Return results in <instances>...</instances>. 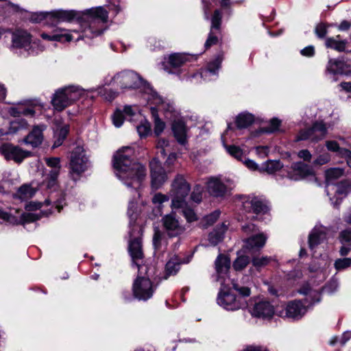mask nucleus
I'll return each instance as SVG.
<instances>
[{"label":"nucleus","mask_w":351,"mask_h":351,"mask_svg":"<svg viewBox=\"0 0 351 351\" xmlns=\"http://www.w3.org/2000/svg\"><path fill=\"white\" fill-rule=\"evenodd\" d=\"M134 149L122 147L113 155L112 167L117 175L128 187L138 189L146 176L145 167L134 157Z\"/></svg>","instance_id":"obj_1"},{"label":"nucleus","mask_w":351,"mask_h":351,"mask_svg":"<svg viewBox=\"0 0 351 351\" xmlns=\"http://www.w3.org/2000/svg\"><path fill=\"white\" fill-rule=\"evenodd\" d=\"M82 19L79 24L82 30V34L76 39L93 38L103 34V29L97 27V23H106L108 19V12L101 6L92 8L80 12Z\"/></svg>","instance_id":"obj_2"},{"label":"nucleus","mask_w":351,"mask_h":351,"mask_svg":"<svg viewBox=\"0 0 351 351\" xmlns=\"http://www.w3.org/2000/svg\"><path fill=\"white\" fill-rule=\"evenodd\" d=\"M82 94V90L78 86H69L60 88L53 94L51 104L56 110L62 112L79 100Z\"/></svg>","instance_id":"obj_3"},{"label":"nucleus","mask_w":351,"mask_h":351,"mask_svg":"<svg viewBox=\"0 0 351 351\" xmlns=\"http://www.w3.org/2000/svg\"><path fill=\"white\" fill-rule=\"evenodd\" d=\"M191 191V185L183 175L178 174L171 184V208L178 209L186 204V197Z\"/></svg>","instance_id":"obj_4"},{"label":"nucleus","mask_w":351,"mask_h":351,"mask_svg":"<svg viewBox=\"0 0 351 351\" xmlns=\"http://www.w3.org/2000/svg\"><path fill=\"white\" fill-rule=\"evenodd\" d=\"M242 202L243 210L246 213L256 215L252 220H257L258 215L267 214L269 208L261 197L252 195H242L240 197Z\"/></svg>","instance_id":"obj_5"},{"label":"nucleus","mask_w":351,"mask_h":351,"mask_svg":"<svg viewBox=\"0 0 351 351\" xmlns=\"http://www.w3.org/2000/svg\"><path fill=\"white\" fill-rule=\"evenodd\" d=\"M325 74L334 77L351 76V58L347 54L330 58L326 66Z\"/></svg>","instance_id":"obj_6"},{"label":"nucleus","mask_w":351,"mask_h":351,"mask_svg":"<svg viewBox=\"0 0 351 351\" xmlns=\"http://www.w3.org/2000/svg\"><path fill=\"white\" fill-rule=\"evenodd\" d=\"M115 78L121 88L143 89L144 86H149L147 80L133 71H121L116 75Z\"/></svg>","instance_id":"obj_7"},{"label":"nucleus","mask_w":351,"mask_h":351,"mask_svg":"<svg viewBox=\"0 0 351 351\" xmlns=\"http://www.w3.org/2000/svg\"><path fill=\"white\" fill-rule=\"evenodd\" d=\"M0 154L7 161L13 160L21 164L25 158L32 156V152L23 149L11 143H3L0 145Z\"/></svg>","instance_id":"obj_8"},{"label":"nucleus","mask_w":351,"mask_h":351,"mask_svg":"<svg viewBox=\"0 0 351 351\" xmlns=\"http://www.w3.org/2000/svg\"><path fill=\"white\" fill-rule=\"evenodd\" d=\"M218 1L220 8L215 9L211 15L210 30L221 32L223 14L230 17L233 12L232 5L237 1L231 0H218Z\"/></svg>","instance_id":"obj_9"},{"label":"nucleus","mask_w":351,"mask_h":351,"mask_svg":"<svg viewBox=\"0 0 351 351\" xmlns=\"http://www.w3.org/2000/svg\"><path fill=\"white\" fill-rule=\"evenodd\" d=\"M154 291L152 280L137 275L132 284V293L136 299L147 301L153 296Z\"/></svg>","instance_id":"obj_10"},{"label":"nucleus","mask_w":351,"mask_h":351,"mask_svg":"<svg viewBox=\"0 0 351 351\" xmlns=\"http://www.w3.org/2000/svg\"><path fill=\"white\" fill-rule=\"evenodd\" d=\"M308 300H294L287 302L285 309L280 312V317H285L293 320L300 319L307 312L306 304Z\"/></svg>","instance_id":"obj_11"},{"label":"nucleus","mask_w":351,"mask_h":351,"mask_svg":"<svg viewBox=\"0 0 351 351\" xmlns=\"http://www.w3.org/2000/svg\"><path fill=\"white\" fill-rule=\"evenodd\" d=\"M151 186L152 189H159L167 180V174L157 158H153L149 162Z\"/></svg>","instance_id":"obj_12"},{"label":"nucleus","mask_w":351,"mask_h":351,"mask_svg":"<svg viewBox=\"0 0 351 351\" xmlns=\"http://www.w3.org/2000/svg\"><path fill=\"white\" fill-rule=\"evenodd\" d=\"M49 22L51 24L60 23H71L75 21L79 23V19H82L80 11L75 10H53L49 12Z\"/></svg>","instance_id":"obj_13"},{"label":"nucleus","mask_w":351,"mask_h":351,"mask_svg":"<svg viewBox=\"0 0 351 351\" xmlns=\"http://www.w3.org/2000/svg\"><path fill=\"white\" fill-rule=\"evenodd\" d=\"M217 303L228 311H236L243 308L245 304L240 301L237 295L232 293L230 289H221L217 296Z\"/></svg>","instance_id":"obj_14"},{"label":"nucleus","mask_w":351,"mask_h":351,"mask_svg":"<svg viewBox=\"0 0 351 351\" xmlns=\"http://www.w3.org/2000/svg\"><path fill=\"white\" fill-rule=\"evenodd\" d=\"M87 162L88 158L84 148L80 146L76 147L71 154L70 162L71 171L77 175H81L86 170Z\"/></svg>","instance_id":"obj_15"},{"label":"nucleus","mask_w":351,"mask_h":351,"mask_svg":"<svg viewBox=\"0 0 351 351\" xmlns=\"http://www.w3.org/2000/svg\"><path fill=\"white\" fill-rule=\"evenodd\" d=\"M196 57L192 55L181 53H173L169 56L168 59L163 63L165 70L169 73H174L170 69H177L182 66L185 63L195 60Z\"/></svg>","instance_id":"obj_16"},{"label":"nucleus","mask_w":351,"mask_h":351,"mask_svg":"<svg viewBox=\"0 0 351 351\" xmlns=\"http://www.w3.org/2000/svg\"><path fill=\"white\" fill-rule=\"evenodd\" d=\"M162 221L164 228L171 238L178 237L185 231V228L180 225L174 213L165 215Z\"/></svg>","instance_id":"obj_17"},{"label":"nucleus","mask_w":351,"mask_h":351,"mask_svg":"<svg viewBox=\"0 0 351 351\" xmlns=\"http://www.w3.org/2000/svg\"><path fill=\"white\" fill-rule=\"evenodd\" d=\"M208 191L216 198H224L230 194L228 187L219 178H211L207 183Z\"/></svg>","instance_id":"obj_18"},{"label":"nucleus","mask_w":351,"mask_h":351,"mask_svg":"<svg viewBox=\"0 0 351 351\" xmlns=\"http://www.w3.org/2000/svg\"><path fill=\"white\" fill-rule=\"evenodd\" d=\"M275 314L274 306L268 301H260L253 308V315L263 319H271Z\"/></svg>","instance_id":"obj_19"},{"label":"nucleus","mask_w":351,"mask_h":351,"mask_svg":"<svg viewBox=\"0 0 351 351\" xmlns=\"http://www.w3.org/2000/svg\"><path fill=\"white\" fill-rule=\"evenodd\" d=\"M171 130L176 141L181 145L188 143L187 128L185 122L182 120H175L171 124Z\"/></svg>","instance_id":"obj_20"},{"label":"nucleus","mask_w":351,"mask_h":351,"mask_svg":"<svg viewBox=\"0 0 351 351\" xmlns=\"http://www.w3.org/2000/svg\"><path fill=\"white\" fill-rule=\"evenodd\" d=\"M40 37L45 40L56 41L60 43H69L73 38V36L64 29H56L52 32L51 34L43 32Z\"/></svg>","instance_id":"obj_21"},{"label":"nucleus","mask_w":351,"mask_h":351,"mask_svg":"<svg viewBox=\"0 0 351 351\" xmlns=\"http://www.w3.org/2000/svg\"><path fill=\"white\" fill-rule=\"evenodd\" d=\"M32 42V35L25 30L16 29L12 34V46L16 49L28 47Z\"/></svg>","instance_id":"obj_22"},{"label":"nucleus","mask_w":351,"mask_h":351,"mask_svg":"<svg viewBox=\"0 0 351 351\" xmlns=\"http://www.w3.org/2000/svg\"><path fill=\"white\" fill-rule=\"evenodd\" d=\"M291 169L293 171L297 172V175L300 179H305L308 176H312L315 181L317 180L313 167L304 162H293Z\"/></svg>","instance_id":"obj_23"},{"label":"nucleus","mask_w":351,"mask_h":351,"mask_svg":"<svg viewBox=\"0 0 351 351\" xmlns=\"http://www.w3.org/2000/svg\"><path fill=\"white\" fill-rule=\"evenodd\" d=\"M43 141V129L36 125L32 131L23 138L26 145H30L32 147H37L40 145Z\"/></svg>","instance_id":"obj_24"},{"label":"nucleus","mask_w":351,"mask_h":351,"mask_svg":"<svg viewBox=\"0 0 351 351\" xmlns=\"http://www.w3.org/2000/svg\"><path fill=\"white\" fill-rule=\"evenodd\" d=\"M267 239L263 232L254 234L244 240L245 247L248 250H260L265 246Z\"/></svg>","instance_id":"obj_25"},{"label":"nucleus","mask_w":351,"mask_h":351,"mask_svg":"<svg viewBox=\"0 0 351 351\" xmlns=\"http://www.w3.org/2000/svg\"><path fill=\"white\" fill-rule=\"evenodd\" d=\"M29 124L25 119H15L10 122L8 130L0 128V138L8 134H14L21 130L27 129Z\"/></svg>","instance_id":"obj_26"},{"label":"nucleus","mask_w":351,"mask_h":351,"mask_svg":"<svg viewBox=\"0 0 351 351\" xmlns=\"http://www.w3.org/2000/svg\"><path fill=\"white\" fill-rule=\"evenodd\" d=\"M128 250L133 263L136 265L137 261L144 258L141 239L134 238L129 243Z\"/></svg>","instance_id":"obj_27"},{"label":"nucleus","mask_w":351,"mask_h":351,"mask_svg":"<svg viewBox=\"0 0 351 351\" xmlns=\"http://www.w3.org/2000/svg\"><path fill=\"white\" fill-rule=\"evenodd\" d=\"M255 121V117L248 112L238 114L235 117V126L238 130L245 129L251 126Z\"/></svg>","instance_id":"obj_28"},{"label":"nucleus","mask_w":351,"mask_h":351,"mask_svg":"<svg viewBox=\"0 0 351 351\" xmlns=\"http://www.w3.org/2000/svg\"><path fill=\"white\" fill-rule=\"evenodd\" d=\"M136 266L138 267V275L142 276L143 278L145 279H149L152 280H156L158 275V269L154 265H139L136 263Z\"/></svg>","instance_id":"obj_29"},{"label":"nucleus","mask_w":351,"mask_h":351,"mask_svg":"<svg viewBox=\"0 0 351 351\" xmlns=\"http://www.w3.org/2000/svg\"><path fill=\"white\" fill-rule=\"evenodd\" d=\"M42 217L41 213H23L19 219L15 216V221H12V226L22 225L24 226L27 223H34L40 220Z\"/></svg>","instance_id":"obj_30"},{"label":"nucleus","mask_w":351,"mask_h":351,"mask_svg":"<svg viewBox=\"0 0 351 351\" xmlns=\"http://www.w3.org/2000/svg\"><path fill=\"white\" fill-rule=\"evenodd\" d=\"M215 269L218 274H226L230 268V258L223 254H219L215 262Z\"/></svg>","instance_id":"obj_31"},{"label":"nucleus","mask_w":351,"mask_h":351,"mask_svg":"<svg viewBox=\"0 0 351 351\" xmlns=\"http://www.w3.org/2000/svg\"><path fill=\"white\" fill-rule=\"evenodd\" d=\"M10 114L15 117L16 119H22L21 115L25 117H34L36 112L34 109V107H25L23 106H18V107H11L9 110Z\"/></svg>","instance_id":"obj_32"},{"label":"nucleus","mask_w":351,"mask_h":351,"mask_svg":"<svg viewBox=\"0 0 351 351\" xmlns=\"http://www.w3.org/2000/svg\"><path fill=\"white\" fill-rule=\"evenodd\" d=\"M70 132V125L69 124H64L60 128H58L55 132V136L56 139L54 142L53 147H58L60 146L64 140L66 138Z\"/></svg>","instance_id":"obj_33"},{"label":"nucleus","mask_w":351,"mask_h":351,"mask_svg":"<svg viewBox=\"0 0 351 351\" xmlns=\"http://www.w3.org/2000/svg\"><path fill=\"white\" fill-rule=\"evenodd\" d=\"M312 134H313L315 132H320L322 137L318 136H314L312 138V141L313 142H317L319 140H321L322 138H324L327 132L328 129L326 123L323 121H315L313 123L312 125L309 127Z\"/></svg>","instance_id":"obj_34"},{"label":"nucleus","mask_w":351,"mask_h":351,"mask_svg":"<svg viewBox=\"0 0 351 351\" xmlns=\"http://www.w3.org/2000/svg\"><path fill=\"white\" fill-rule=\"evenodd\" d=\"M223 60V52L219 51L214 60L207 63L206 69L207 71L212 74H216L221 67L222 61Z\"/></svg>","instance_id":"obj_35"},{"label":"nucleus","mask_w":351,"mask_h":351,"mask_svg":"<svg viewBox=\"0 0 351 351\" xmlns=\"http://www.w3.org/2000/svg\"><path fill=\"white\" fill-rule=\"evenodd\" d=\"M224 230L221 228H215L208 233V240L213 246L217 245L224 239Z\"/></svg>","instance_id":"obj_36"},{"label":"nucleus","mask_w":351,"mask_h":351,"mask_svg":"<svg viewBox=\"0 0 351 351\" xmlns=\"http://www.w3.org/2000/svg\"><path fill=\"white\" fill-rule=\"evenodd\" d=\"M175 259L177 261L176 262L171 258L166 263L164 279L167 280L170 276L176 275L180 270L181 263L178 261L177 256L175 257Z\"/></svg>","instance_id":"obj_37"},{"label":"nucleus","mask_w":351,"mask_h":351,"mask_svg":"<svg viewBox=\"0 0 351 351\" xmlns=\"http://www.w3.org/2000/svg\"><path fill=\"white\" fill-rule=\"evenodd\" d=\"M152 114L154 118V132L155 136H159L165 128V123L158 117L156 108H152Z\"/></svg>","instance_id":"obj_38"},{"label":"nucleus","mask_w":351,"mask_h":351,"mask_svg":"<svg viewBox=\"0 0 351 351\" xmlns=\"http://www.w3.org/2000/svg\"><path fill=\"white\" fill-rule=\"evenodd\" d=\"M36 190L29 184H24L17 189V195L21 199L32 198L36 194Z\"/></svg>","instance_id":"obj_39"},{"label":"nucleus","mask_w":351,"mask_h":351,"mask_svg":"<svg viewBox=\"0 0 351 351\" xmlns=\"http://www.w3.org/2000/svg\"><path fill=\"white\" fill-rule=\"evenodd\" d=\"M60 171L58 169H51L47 174L44 183L48 189H53L58 186V178Z\"/></svg>","instance_id":"obj_40"},{"label":"nucleus","mask_w":351,"mask_h":351,"mask_svg":"<svg viewBox=\"0 0 351 351\" xmlns=\"http://www.w3.org/2000/svg\"><path fill=\"white\" fill-rule=\"evenodd\" d=\"M344 173V170L339 167L330 168L325 171V179L328 184L331 181L337 180Z\"/></svg>","instance_id":"obj_41"},{"label":"nucleus","mask_w":351,"mask_h":351,"mask_svg":"<svg viewBox=\"0 0 351 351\" xmlns=\"http://www.w3.org/2000/svg\"><path fill=\"white\" fill-rule=\"evenodd\" d=\"M149 86H144L143 90L147 93L149 96L148 99L152 100L155 104H161L163 103L162 97L157 93V91L153 88L152 84L148 82Z\"/></svg>","instance_id":"obj_42"},{"label":"nucleus","mask_w":351,"mask_h":351,"mask_svg":"<svg viewBox=\"0 0 351 351\" xmlns=\"http://www.w3.org/2000/svg\"><path fill=\"white\" fill-rule=\"evenodd\" d=\"M323 234H324V232L322 231H313L309 234L308 243L311 250L321 244L322 241V236Z\"/></svg>","instance_id":"obj_43"},{"label":"nucleus","mask_w":351,"mask_h":351,"mask_svg":"<svg viewBox=\"0 0 351 351\" xmlns=\"http://www.w3.org/2000/svg\"><path fill=\"white\" fill-rule=\"evenodd\" d=\"M263 170L269 174L276 173L283 167L281 162L278 160H269L264 163Z\"/></svg>","instance_id":"obj_44"},{"label":"nucleus","mask_w":351,"mask_h":351,"mask_svg":"<svg viewBox=\"0 0 351 351\" xmlns=\"http://www.w3.org/2000/svg\"><path fill=\"white\" fill-rule=\"evenodd\" d=\"M182 208V215L188 223H193L198 220V217L195 213L194 209L188 206V204H184Z\"/></svg>","instance_id":"obj_45"},{"label":"nucleus","mask_w":351,"mask_h":351,"mask_svg":"<svg viewBox=\"0 0 351 351\" xmlns=\"http://www.w3.org/2000/svg\"><path fill=\"white\" fill-rule=\"evenodd\" d=\"M250 263V258L247 255L239 256L233 262L232 267L236 271L245 269Z\"/></svg>","instance_id":"obj_46"},{"label":"nucleus","mask_w":351,"mask_h":351,"mask_svg":"<svg viewBox=\"0 0 351 351\" xmlns=\"http://www.w3.org/2000/svg\"><path fill=\"white\" fill-rule=\"evenodd\" d=\"M226 149L227 152L234 158L237 159L239 161L242 160L243 156V149L235 145H225Z\"/></svg>","instance_id":"obj_47"},{"label":"nucleus","mask_w":351,"mask_h":351,"mask_svg":"<svg viewBox=\"0 0 351 351\" xmlns=\"http://www.w3.org/2000/svg\"><path fill=\"white\" fill-rule=\"evenodd\" d=\"M221 32L214 30H210L208 38L205 42L204 47L206 50L210 49L212 46L217 45L219 42V35Z\"/></svg>","instance_id":"obj_48"},{"label":"nucleus","mask_w":351,"mask_h":351,"mask_svg":"<svg viewBox=\"0 0 351 351\" xmlns=\"http://www.w3.org/2000/svg\"><path fill=\"white\" fill-rule=\"evenodd\" d=\"M136 130L141 138H147L152 132L151 125L147 120H145L144 122H141V124L136 127Z\"/></svg>","instance_id":"obj_49"},{"label":"nucleus","mask_w":351,"mask_h":351,"mask_svg":"<svg viewBox=\"0 0 351 351\" xmlns=\"http://www.w3.org/2000/svg\"><path fill=\"white\" fill-rule=\"evenodd\" d=\"M203 191L204 189L201 184H195L190 195L191 200L196 204L201 203L202 201Z\"/></svg>","instance_id":"obj_50"},{"label":"nucleus","mask_w":351,"mask_h":351,"mask_svg":"<svg viewBox=\"0 0 351 351\" xmlns=\"http://www.w3.org/2000/svg\"><path fill=\"white\" fill-rule=\"evenodd\" d=\"M328 23L321 22L315 26L314 33L319 39H326L328 32Z\"/></svg>","instance_id":"obj_51"},{"label":"nucleus","mask_w":351,"mask_h":351,"mask_svg":"<svg viewBox=\"0 0 351 351\" xmlns=\"http://www.w3.org/2000/svg\"><path fill=\"white\" fill-rule=\"evenodd\" d=\"M282 125V121L277 117H273L269 120V126L265 127L267 134H274L280 131V127Z\"/></svg>","instance_id":"obj_52"},{"label":"nucleus","mask_w":351,"mask_h":351,"mask_svg":"<svg viewBox=\"0 0 351 351\" xmlns=\"http://www.w3.org/2000/svg\"><path fill=\"white\" fill-rule=\"evenodd\" d=\"M337 189L335 191L336 195H343L346 196L349 189L351 187L350 183L348 180H343L337 184Z\"/></svg>","instance_id":"obj_53"},{"label":"nucleus","mask_w":351,"mask_h":351,"mask_svg":"<svg viewBox=\"0 0 351 351\" xmlns=\"http://www.w3.org/2000/svg\"><path fill=\"white\" fill-rule=\"evenodd\" d=\"M45 19L49 21V12H32L29 18V21L35 23H40Z\"/></svg>","instance_id":"obj_54"},{"label":"nucleus","mask_w":351,"mask_h":351,"mask_svg":"<svg viewBox=\"0 0 351 351\" xmlns=\"http://www.w3.org/2000/svg\"><path fill=\"white\" fill-rule=\"evenodd\" d=\"M351 266V258H342L335 260L334 267L337 271H341Z\"/></svg>","instance_id":"obj_55"},{"label":"nucleus","mask_w":351,"mask_h":351,"mask_svg":"<svg viewBox=\"0 0 351 351\" xmlns=\"http://www.w3.org/2000/svg\"><path fill=\"white\" fill-rule=\"evenodd\" d=\"M312 136L313 134L309 128L306 129H301L299 130L298 134L295 136L293 141L295 143H298L302 141H307Z\"/></svg>","instance_id":"obj_56"},{"label":"nucleus","mask_w":351,"mask_h":351,"mask_svg":"<svg viewBox=\"0 0 351 351\" xmlns=\"http://www.w3.org/2000/svg\"><path fill=\"white\" fill-rule=\"evenodd\" d=\"M125 117L123 112L117 109L112 115V122L115 127H121L124 122Z\"/></svg>","instance_id":"obj_57"},{"label":"nucleus","mask_w":351,"mask_h":351,"mask_svg":"<svg viewBox=\"0 0 351 351\" xmlns=\"http://www.w3.org/2000/svg\"><path fill=\"white\" fill-rule=\"evenodd\" d=\"M232 288L237 291L241 297L245 298L250 295L251 290L249 287L240 286L237 282H232Z\"/></svg>","instance_id":"obj_58"},{"label":"nucleus","mask_w":351,"mask_h":351,"mask_svg":"<svg viewBox=\"0 0 351 351\" xmlns=\"http://www.w3.org/2000/svg\"><path fill=\"white\" fill-rule=\"evenodd\" d=\"M162 233L159 230H156L153 236V247L155 251H159L162 247Z\"/></svg>","instance_id":"obj_59"},{"label":"nucleus","mask_w":351,"mask_h":351,"mask_svg":"<svg viewBox=\"0 0 351 351\" xmlns=\"http://www.w3.org/2000/svg\"><path fill=\"white\" fill-rule=\"evenodd\" d=\"M271 261V258L263 256L261 258L254 257L252 260L253 265L256 267H261L267 265Z\"/></svg>","instance_id":"obj_60"},{"label":"nucleus","mask_w":351,"mask_h":351,"mask_svg":"<svg viewBox=\"0 0 351 351\" xmlns=\"http://www.w3.org/2000/svg\"><path fill=\"white\" fill-rule=\"evenodd\" d=\"M326 147L328 151L332 152H339L341 154H343L344 152L343 149L344 148H341L339 146V144L336 141H328L326 143Z\"/></svg>","instance_id":"obj_61"},{"label":"nucleus","mask_w":351,"mask_h":351,"mask_svg":"<svg viewBox=\"0 0 351 351\" xmlns=\"http://www.w3.org/2000/svg\"><path fill=\"white\" fill-rule=\"evenodd\" d=\"M101 93L108 101H113L119 95V93L117 90H114L111 88H104Z\"/></svg>","instance_id":"obj_62"},{"label":"nucleus","mask_w":351,"mask_h":351,"mask_svg":"<svg viewBox=\"0 0 351 351\" xmlns=\"http://www.w3.org/2000/svg\"><path fill=\"white\" fill-rule=\"evenodd\" d=\"M46 164L48 167H51L52 169H58L60 171V159L58 157H51L46 159Z\"/></svg>","instance_id":"obj_63"},{"label":"nucleus","mask_w":351,"mask_h":351,"mask_svg":"<svg viewBox=\"0 0 351 351\" xmlns=\"http://www.w3.org/2000/svg\"><path fill=\"white\" fill-rule=\"evenodd\" d=\"M220 211L215 210L210 213L208 215H206L204 217V220L206 221V223L207 226H212L219 219L220 216Z\"/></svg>","instance_id":"obj_64"}]
</instances>
